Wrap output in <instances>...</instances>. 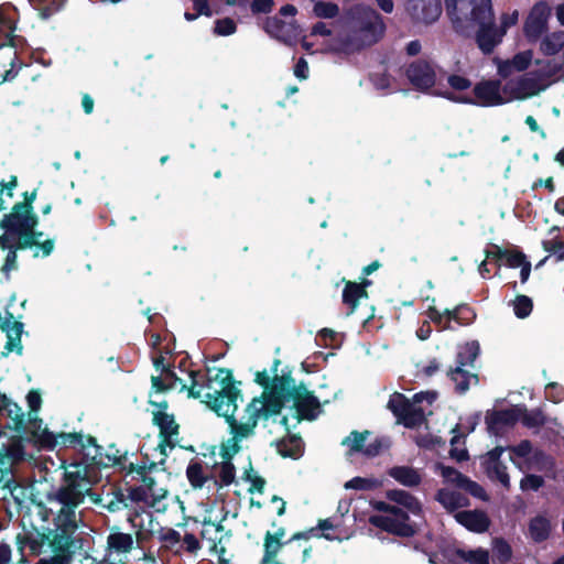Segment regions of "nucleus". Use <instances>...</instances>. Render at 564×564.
Here are the masks:
<instances>
[{
	"instance_id": "f257e3e1",
	"label": "nucleus",
	"mask_w": 564,
	"mask_h": 564,
	"mask_svg": "<svg viewBox=\"0 0 564 564\" xmlns=\"http://www.w3.org/2000/svg\"><path fill=\"white\" fill-rule=\"evenodd\" d=\"M206 388L208 391L203 395L204 402L226 419L231 437L221 444L218 454H214L217 458L213 465L212 479L204 474L199 464L188 465L186 476L194 488H202L205 484H208V488H218L235 480L231 458L240 451V443L254 434L259 420L278 414L282 408L292 411L293 424L302 419L314 420L319 413V402L304 386L276 378L271 388H265L260 397L252 399L240 421H236L234 414L240 391L232 381L231 372L224 368L217 369L215 375H209Z\"/></svg>"
},
{
	"instance_id": "f03ea898",
	"label": "nucleus",
	"mask_w": 564,
	"mask_h": 564,
	"mask_svg": "<svg viewBox=\"0 0 564 564\" xmlns=\"http://www.w3.org/2000/svg\"><path fill=\"white\" fill-rule=\"evenodd\" d=\"M95 468L82 464H73L65 471V484L52 496L51 511H56L54 529L46 534V540L56 555L50 560H41L37 564H69L70 547L74 543V533L78 528L76 508L88 495L93 502L101 503L100 496L90 494L94 482Z\"/></svg>"
},
{
	"instance_id": "7ed1b4c3",
	"label": "nucleus",
	"mask_w": 564,
	"mask_h": 564,
	"mask_svg": "<svg viewBox=\"0 0 564 564\" xmlns=\"http://www.w3.org/2000/svg\"><path fill=\"white\" fill-rule=\"evenodd\" d=\"M473 6L467 2L456 4L455 30L463 35L475 33L476 42L482 53L489 54L502 42L507 31L519 21V11L503 12L499 18V25L495 24V14L491 0H475Z\"/></svg>"
},
{
	"instance_id": "20e7f679",
	"label": "nucleus",
	"mask_w": 564,
	"mask_h": 564,
	"mask_svg": "<svg viewBox=\"0 0 564 564\" xmlns=\"http://www.w3.org/2000/svg\"><path fill=\"white\" fill-rule=\"evenodd\" d=\"M153 365L156 371H160V375L152 376L151 378L153 392L150 393V402L155 406V410H153V421L160 427L163 437L158 448L160 449V454L165 456L166 448H173L177 442L178 425L175 423L174 417L166 413V403L153 400L154 395L169 389L183 391L188 388L187 381L191 382L188 389L191 397L200 398L202 392L200 390H196L194 371L185 372L182 370V373H185L187 379L180 377L175 371L166 367L165 359L162 355L153 356Z\"/></svg>"
},
{
	"instance_id": "39448f33",
	"label": "nucleus",
	"mask_w": 564,
	"mask_h": 564,
	"mask_svg": "<svg viewBox=\"0 0 564 564\" xmlns=\"http://www.w3.org/2000/svg\"><path fill=\"white\" fill-rule=\"evenodd\" d=\"M388 501H376L372 507L379 511L371 514L369 523L386 532L412 536L419 529L416 519L422 518V505L410 492L401 489H391L386 494Z\"/></svg>"
},
{
	"instance_id": "423d86ee",
	"label": "nucleus",
	"mask_w": 564,
	"mask_h": 564,
	"mask_svg": "<svg viewBox=\"0 0 564 564\" xmlns=\"http://www.w3.org/2000/svg\"><path fill=\"white\" fill-rule=\"evenodd\" d=\"M25 202L14 205L12 212L0 221V245L4 248L20 245L22 247L37 246L43 257H47L54 249L53 240L40 241L42 232L35 231L37 218L33 213V202L36 192L25 193Z\"/></svg>"
},
{
	"instance_id": "0eeeda50",
	"label": "nucleus",
	"mask_w": 564,
	"mask_h": 564,
	"mask_svg": "<svg viewBox=\"0 0 564 564\" xmlns=\"http://www.w3.org/2000/svg\"><path fill=\"white\" fill-rule=\"evenodd\" d=\"M341 28L345 53L377 43L386 30L381 15L364 4H356L345 11Z\"/></svg>"
},
{
	"instance_id": "6e6552de",
	"label": "nucleus",
	"mask_w": 564,
	"mask_h": 564,
	"mask_svg": "<svg viewBox=\"0 0 564 564\" xmlns=\"http://www.w3.org/2000/svg\"><path fill=\"white\" fill-rule=\"evenodd\" d=\"M137 474L141 477V484L131 490L132 500L142 502L156 511H164L169 495L167 476L164 470L158 464L151 463L149 467L139 466Z\"/></svg>"
},
{
	"instance_id": "1a4fd4ad",
	"label": "nucleus",
	"mask_w": 564,
	"mask_h": 564,
	"mask_svg": "<svg viewBox=\"0 0 564 564\" xmlns=\"http://www.w3.org/2000/svg\"><path fill=\"white\" fill-rule=\"evenodd\" d=\"M435 399L436 393L433 391L416 393L411 400L395 392L390 397L388 408L404 425L414 426L423 421Z\"/></svg>"
},
{
	"instance_id": "9d476101",
	"label": "nucleus",
	"mask_w": 564,
	"mask_h": 564,
	"mask_svg": "<svg viewBox=\"0 0 564 564\" xmlns=\"http://www.w3.org/2000/svg\"><path fill=\"white\" fill-rule=\"evenodd\" d=\"M547 77V74L539 70L509 79L503 85V94H506L507 102L512 100H525L540 95L549 86Z\"/></svg>"
},
{
	"instance_id": "9b49d317",
	"label": "nucleus",
	"mask_w": 564,
	"mask_h": 564,
	"mask_svg": "<svg viewBox=\"0 0 564 564\" xmlns=\"http://www.w3.org/2000/svg\"><path fill=\"white\" fill-rule=\"evenodd\" d=\"M302 46L311 53L316 52H344L343 28L338 39L333 36L330 28L324 22L313 25L308 35L303 36Z\"/></svg>"
},
{
	"instance_id": "f8f14e48",
	"label": "nucleus",
	"mask_w": 564,
	"mask_h": 564,
	"mask_svg": "<svg viewBox=\"0 0 564 564\" xmlns=\"http://www.w3.org/2000/svg\"><path fill=\"white\" fill-rule=\"evenodd\" d=\"M134 539L131 534L112 529L106 540L105 564H128L127 555L133 550Z\"/></svg>"
},
{
	"instance_id": "ddd939ff",
	"label": "nucleus",
	"mask_w": 564,
	"mask_h": 564,
	"mask_svg": "<svg viewBox=\"0 0 564 564\" xmlns=\"http://www.w3.org/2000/svg\"><path fill=\"white\" fill-rule=\"evenodd\" d=\"M550 17L551 8L546 2L532 7L523 24V33L530 42L538 41L546 32Z\"/></svg>"
},
{
	"instance_id": "4468645a",
	"label": "nucleus",
	"mask_w": 564,
	"mask_h": 564,
	"mask_svg": "<svg viewBox=\"0 0 564 564\" xmlns=\"http://www.w3.org/2000/svg\"><path fill=\"white\" fill-rule=\"evenodd\" d=\"M470 97L473 101L468 105L489 107L507 102L503 87H501L498 80H482L476 84L473 87Z\"/></svg>"
},
{
	"instance_id": "2eb2a0df",
	"label": "nucleus",
	"mask_w": 564,
	"mask_h": 564,
	"mask_svg": "<svg viewBox=\"0 0 564 564\" xmlns=\"http://www.w3.org/2000/svg\"><path fill=\"white\" fill-rule=\"evenodd\" d=\"M447 88H441L436 95L457 104H469L471 99V82L462 75L452 74L447 77Z\"/></svg>"
},
{
	"instance_id": "dca6fc26",
	"label": "nucleus",
	"mask_w": 564,
	"mask_h": 564,
	"mask_svg": "<svg viewBox=\"0 0 564 564\" xmlns=\"http://www.w3.org/2000/svg\"><path fill=\"white\" fill-rule=\"evenodd\" d=\"M265 32L289 45L295 44L301 37V28L294 21H283L278 17L269 18L264 24Z\"/></svg>"
},
{
	"instance_id": "f3484780",
	"label": "nucleus",
	"mask_w": 564,
	"mask_h": 564,
	"mask_svg": "<svg viewBox=\"0 0 564 564\" xmlns=\"http://www.w3.org/2000/svg\"><path fill=\"white\" fill-rule=\"evenodd\" d=\"M406 12L415 22L433 23L442 13L441 0H408Z\"/></svg>"
},
{
	"instance_id": "a211bd4d",
	"label": "nucleus",
	"mask_w": 564,
	"mask_h": 564,
	"mask_svg": "<svg viewBox=\"0 0 564 564\" xmlns=\"http://www.w3.org/2000/svg\"><path fill=\"white\" fill-rule=\"evenodd\" d=\"M408 80L420 90H427L435 83L434 66L426 61H415L405 68Z\"/></svg>"
},
{
	"instance_id": "6ab92c4d",
	"label": "nucleus",
	"mask_w": 564,
	"mask_h": 564,
	"mask_svg": "<svg viewBox=\"0 0 564 564\" xmlns=\"http://www.w3.org/2000/svg\"><path fill=\"white\" fill-rule=\"evenodd\" d=\"M523 414V408L516 405L505 410L491 411L486 415V423L489 432L495 435L500 434L505 429L512 426L520 421Z\"/></svg>"
},
{
	"instance_id": "aec40b11",
	"label": "nucleus",
	"mask_w": 564,
	"mask_h": 564,
	"mask_svg": "<svg viewBox=\"0 0 564 564\" xmlns=\"http://www.w3.org/2000/svg\"><path fill=\"white\" fill-rule=\"evenodd\" d=\"M367 437L368 432L361 434L352 432L343 441V444L347 445L351 451L362 452L367 456H376L381 451L388 448L390 445L387 438H376L372 442L366 444Z\"/></svg>"
},
{
	"instance_id": "412c9836",
	"label": "nucleus",
	"mask_w": 564,
	"mask_h": 564,
	"mask_svg": "<svg viewBox=\"0 0 564 564\" xmlns=\"http://www.w3.org/2000/svg\"><path fill=\"white\" fill-rule=\"evenodd\" d=\"M533 61V52L531 50L522 51L514 54L508 59H497V70L501 77H509L514 73H521L529 68Z\"/></svg>"
},
{
	"instance_id": "4be33fe9",
	"label": "nucleus",
	"mask_w": 564,
	"mask_h": 564,
	"mask_svg": "<svg viewBox=\"0 0 564 564\" xmlns=\"http://www.w3.org/2000/svg\"><path fill=\"white\" fill-rule=\"evenodd\" d=\"M0 327L3 332L7 333L8 343L6 345V348L9 351H22V345H21V334L23 330L22 323L14 319V317L9 313L6 312L4 315L0 314Z\"/></svg>"
},
{
	"instance_id": "5701e85b",
	"label": "nucleus",
	"mask_w": 564,
	"mask_h": 564,
	"mask_svg": "<svg viewBox=\"0 0 564 564\" xmlns=\"http://www.w3.org/2000/svg\"><path fill=\"white\" fill-rule=\"evenodd\" d=\"M456 521L464 525L469 531L476 533L486 532L489 528L490 521L484 511L468 510L455 513Z\"/></svg>"
},
{
	"instance_id": "b1692460",
	"label": "nucleus",
	"mask_w": 564,
	"mask_h": 564,
	"mask_svg": "<svg viewBox=\"0 0 564 564\" xmlns=\"http://www.w3.org/2000/svg\"><path fill=\"white\" fill-rule=\"evenodd\" d=\"M502 453V447L494 448L487 454L484 464L489 477L497 479L502 486L508 488L510 485L509 475L507 474L506 466L499 460Z\"/></svg>"
},
{
	"instance_id": "393cba45",
	"label": "nucleus",
	"mask_w": 564,
	"mask_h": 564,
	"mask_svg": "<svg viewBox=\"0 0 564 564\" xmlns=\"http://www.w3.org/2000/svg\"><path fill=\"white\" fill-rule=\"evenodd\" d=\"M53 437H54V442H53L54 446H56V445L73 446V447H80L82 449L93 447L95 453L93 454L90 451H88L87 455H93L94 458L98 452V448L95 444V440L90 436H85L79 433H61Z\"/></svg>"
},
{
	"instance_id": "a878e982",
	"label": "nucleus",
	"mask_w": 564,
	"mask_h": 564,
	"mask_svg": "<svg viewBox=\"0 0 564 564\" xmlns=\"http://www.w3.org/2000/svg\"><path fill=\"white\" fill-rule=\"evenodd\" d=\"M388 474L395 481L405 487H415L422 481L420 471L410 466H394L389 469Z\"/></svg>"
},
{
	"instance_id": "bb28decb",
	"label": "nucleus",
	"mask_w": 564,
	"mask_h": 564,
	"mask_svg": "<svg viewBox=\"0 0 564 564\" xmlns=\"http://www.w3.org/2000/svg\"><path fill=\"white\" fill-rule=\"evenodd\" d=\"M369 280H365L361 284L347 282L343 291V302L350 307V313L355 311L358 302L368 296L366 288L370 285Z\"/></svg>"
},
{
	"instance_id": "cd10ccee",
	"label": "nucleus",
	"mask_w": 564,
	"mask_h": 564,
	"mask_svg": "<svg viewBox=\"0 0 564 564\" xmlns=\"http://www.w3.org/2000/svg\"><path fill=\"white\" fill-rule=\"evenodd\" d=\"M436 500L449 512L468 505V498L465 495L447 488L438 490Z\"/></svg>"
},
{
	"instance_id": "c85d7f7f",
	"label": "nucleus",
	"mask_w": 564,
	"mask_h": 564,
	"mask_svg": "<svg viewBox=\"0 0 564 564\" xmlns=\"http://www.w3.org/2000/svg\"><path fill=\"white\" fill-rule=\"evenodd\" d=\"M558 227H552L547 237L543 239L542 247L551 256L556 258V261L564 260V241L558 237Z\"/></svg>"
},
{
	"instance_id": "c756f323",
	"label": "nucleus",
	"mask_w": 564,
	"mask_h": 564,
	"mask_svg": "<svg viewBox=\"0 0 564 564\" xmlns=\"http://www.w3.org/2000/svg\"><path fill=\"white\" fill-rule=\"evenodd\" d=\"M129 521L132 527L137 529V541L144 540L148 533L153 530L152 514L149 512L134 513L129 517Z\"/></svg>"
},
{
	"instance_id": "7c9ffc66",
	"label": "nucleus",
	"mask_w": 564,
	"mask_h": 564,
	"mask_svg": "<svg viewBox=\"0 0 564 564\" xmlns=\"http://www.w3.org/2000/svg\"><path fill=\"white\" fill-rule=\"evenodd\" d=\"M564 46V32L557 31L546 35L540 45V50L545 55H555Z\"/></svg>"
},
{
	"instance_id": "2f4dec72",
	"label": "nucleus",
	"mask_w": 564,
	"mask_h": 564,
	"mask_svg": "<svg viewBox=\"0 0 564 564\" xmlns=\"http://www.w3.org/2000/svg\"><path fill=\"white\" fill-rule=\"evenodd\" d=\"M371 80L376 89L382 93H393L401 89V84L391 74L376 73Z\"/></svg>"
},
{
	"instance_id": "473e14b6",
	"label": "nucleus",
	"mask_w": 564,
	"mask_h": 564,
	"mask_svg": "<svg viewBox=\"0 0 564 564\" xmlns=\"http://www.w3.org/2000/svg\"><path fill=\"white\" fill-rule=\"evenodd\" d=\"M426 314L429 319L438 325L442 329L449 328V322L452 319L458 321V308L438 312L434 307H429Z\"/></svg>"
},
{
	"instance_id": "72a5a7b5",
	"label": "nucleus",
	"mask_w": 564,
	"mask_h": 564,
	"mask_svg": "<svg viewBox=\"0 0 564 564\" xmlns=\"http://www.w3.org/2000/svg\"><path fill=\"white\" fill-rule=\"evenodd\" d=\"M498 259L506 258V263L510 268H520L523 263H525V256L521 252H505L499 248H495V250L486 251V259Z\"/></svg>"
},
{
	"instance_id": "f704fd0d",
	"label": "nucleus",
	"mask_w": 564,
	"mask_h": 564,
	"mask_svg": "<svg viewBox=\"0 0 564 564\" xmlns=\"http://www.w3.org/2000/svg\"><path fill=\"white\" fill-rule=\"evenodd\" d=\"M550 531H551V524H550L549 520L543 517H540V516L535 517L530 522V527H529L530 536L536 542L545 540L549 536Z\"/></svg>"
},
{
	"instance_id": "c9c22d12",
	"label": "nucleus",
	"mask_w": 564,
	"mask_h": 564,
	"mask_svg": "<svg viewBox=\"0 0 564 564\" xmlns=\"http://www.w3.org/2000/svg\"><path fill=\"white\" fill-rule=\"evenodd\" d=\"M510 459L520 469H524V464L530 459L532 455V447L528 441L521 442L518 446L510 448Z\"/></svg>"
},
{
	"instance_id": "e433bc0d",
	"label": "nucleus",
	"mask_w": 564,
	"mask_h": 564,
	"mask_svg": "<svg viewBox=\"0 0 564 564\" xmlns=\"http://www.w3.org/2000/svg\"><path fill=\"white\" fill-rule=\"evenodd\" d=\"M312 12L316 18L333 19L338 15L339 7L330 1L317 0L313 3Z\"/></svg>"
},
{
	"instance_id": "4c0bfd02",
	"label": "nucleus",
	"mask_w": 564,
	"mask_h": 564,
	"mask_svg": "<svg viewBox=\"0 0 564 564\" xmlns=\"http://www.w3.org/2000/svg\"><path fill=\"white\" fill-rule=\"evenodd\" d=\"M457 554L469 564H490L489 552L481 547L475 550H459Z\"/></svg>"
},
{
	"instance_id": "58836bf2",
	"label": "nucleus",
	"mask_w": 564,
	"mask_h": 564,
	"mask_svg": "<svg viewBox=\"0 0 564 564\" xmlns=\"http://www.w3.org/2000/svg\"><path fill=\"white\" fill-rule=\"evenodd\" d=\"M464 367L465 366L458 364V366L449 372L451 379L455 382L456 389L459 392H465L469 388L470 381L475 379Z\"/></svg>"
},
{
	"instance_id": "ea45409f",
	"label": "nucleus",
	"mask_w": 564,
	"mask_h": 564,
	"mask_svg": "<svg viewBox=\"0 0 564 564\" xmlns=\"http://www.w3.org/2000/svg\"><path fill=\"white\" fill-rule=\"evenodd\" d=\"M479 351L477 341H470L459 348L457 355V362L460 366H471Z\"/></svg>"
},
{
	"instance_id": "a19ab883",
	"label": "nucleus",
	"mask_w": 564,
	"mask_h": 564,
	"mask_svg": "<svg viewBox=\"0 0 564 564\" xmlns=\"http://www.w3.org/2000/svg\"><path fill=\"white\" fill-rule=\"evenodd\" d=\"M492 553L496 561L500 564L508 563L512 557V549L510 544L498 538L492 541Z\"/></svg>"
},
{
	"instance_id": "79ce46f5",
	"label": "nucleus",
	"mask_w": 564,
	"mask_h": 564,
	"mask_svg": "<svg viewBox=\"0 0 564 564\" xmlns=\"http://www.w3.org/2000/svg\"><path fill=\"white\" fill-rule=\"evenodd\" d=\"M380 486L375 478L355 477L345 484L346 489L371 490Z\"/></svg>"
},
{
	"instance_id": "37998d69",
	"label": "nucleus",
	"mask_w": 564,
	"mask_h": 564,
	"mask_svg": "<svg viewBox=\"0 0 564 564\" xmlns=\"http://www.w3.org/2000/svg\"><path fill=\"white\" fill-rule=\"evenodd\" d=\"M248 2H250L251 11L254 14L268 13L272 10L273 4H274L273 0H234V1L228 0V3H232V4H242V3H248Z\"/></svg>"
},
{
	"instance_id": "c03bdc74",
	"label": "nucleus",
	"mask_w": 564,
	"mask_h": 564,
	"mask_svg": "<svg viewBox=\"0 0 564 564\" xmlns=\"http://www.w3.org/2000/svg\"><path fill=\"white\" fill-rule=\"evenodd\" d=\"M513 311L514 314L519 318H524L529 316L532 311V301L525 295H519L513 302Z\"/></svg>"
},
{
	"instance_id": "a18cd8bd",
	"label": "nucleus",
	"mask_w": 564,
	"mask_h": 564,
	"mask_svg": "<svg viewBox=\"0 0 564 564\" xmlns=\"http://www.w3.org/2000/svg\"><path fill=\"white\" fill-rule=\"evenodd\" d=\"M436 469L437 471H440L445 481L455 484L457 485L458 488L462 487L463 480L466 479L465 477L462 476V474H459L456 469L452 467L437 465Z\"/></svg>"
},
{
	"instance_id": "49530a36",
	"label": "nucleus",
	"mask_w": 564,
	"mask_h": 564,
	"mask_svg": "<svg viewBox=\"0 0 564 564\" xmlns=\"http://www.w3.org/2000/svg\"><path fill=\"white\" fill-rule=\"evenodd\" d=\"M236 22L230 18L219 19L215 22L214 32L219 36H228L236 32Z\"/></svg>"
},
{
	"instance_id": "de8ad7c7",
	"label": "nucleus",
	"mask_w": 564,
	"mask_h": 564,
	"mask_svg": "<svg viewBox=\"0 0 564 564\" xmlns=\"http://www.w3.org/2000/svg\"><path fill=\"white\" fill-rule=\"evenodd\" d=\"M0 415H7L12 419L14 423H20L23 417V412L17 403L8 399L6 405L3 404L0 409Z\"/></svg>"
},
{
	"instance_id": "09e8293b",
	"label": "nucleus",
	"mask_w": 564,
	"mask_h": 564,
	"mask_svg": "<svg viewBox=\"0 0 564 564\" xmlns=\"http://www.w3.org/2000/svg\"><path fill=\"white\" fill-rule=\"evenodd\" d=\"M18 185V180L15 176H12L11 180L7 183H0V210L4 208L7 203V198L11 199L13 197V191Z\"/></svg>"
},
{
	"instance_id": "8fccbe9b",
	"label": "nucleus",
	"mask_w": 564,
	"mask_h": 564,
	"mask_svg": "<svg viewBox=\"0 0 564 564\" xmlns=\"http://www.w3.org/2000/svg\"><path fill=\"white\" fill-rule=\"evenodd\" d=\"M0 247L2 249H8L9 252L6 257V261H4V264L2 265V272L8 274L10 271L12 270H15L17 269V249H25L26 247H22L20 245H17V246H12V247H2L0 245Z\"/></svg>"
},
{
	"instance_id": "3c124183",
	"label": "nucleus",
	"mask_w": 564,
	"mask_h": 564,
	"mask_svg": "<svg viewBox=\"0 0 564 564\" xmlns=\"http://www.w3.org/2000/svg\"><path fill=\"white\" fill-rule=\"evenodd\" d=\"M520 421H522V423L528 427H535L544 424V416L539 411L527 412L525 409H523V414L520 417Z\"/></svg>"
},
{
	"instance_id": "603ef678",
	"label": "nucleus",
	"mask_w": 564,
	"mask_h": 564,
	"mask_svg": "<svg viewBox=\"0 0 564 564\" xmlns=\"http://www.w3.org/2000/svg\"><path fill=\"white\" fill-rule=\"evenodd\" d=\"M282 546L280 538L268 532L264 539V555H276Z\"/></svg>"
},
{
	"instance_id": "864d4df0",
	"label": "nucleus",
	"mask_w": 564,
	"mask_h": 564,
	"mask_svg": "<svg viewBox=\"0 0 564 564\" xmlns=\"http://www.w3.org/2000/svg\"><path fill=\"white\" fill-rule=\"evenodd\" d=\"M545 395L552 402L558 403L564 399V388L556 383H550L545 388Z\"/></svg>"
},
{
	"instance_id": "5fc2aeb1",
	"label": "nucleus",
	"mask_w": 564,
	"mask_h": 564,
	"mask_svg": "<svg viewBox=\"0 0 564 564\" xmlns=\"http://www.w3.org/2000/svg\"><path fill=\"white\" fill-rule=\"evenodd\" d=\"M460 435L455 434L451 440V456L456 460L460 462L467 458V451L465 448H459L457 445L460 442Z\"/></svg>"
},
{
	"instance_id": "6e6d98bb",
	"label": "nucleus",
	"mask_w": 564,
	"mask_h": 564,
	"mask_svg": "<svg viewBox=\"0 0 564 564\" xmlns=\"http://www.w3.org/2000/svg\"><path fill=\"white\" fill-rule=\"evenodd\" d=\"M543 484V480L540 476L535 475H527L521 480V488L523 490H538Z\"/></svg>"
},
{
	"instance_id": "4d7b16f0",
	"label": "nucleus",
	"mask_w": 564,
	"mask_h": 564,
	"mask_svg": "<svg viewBox=\"0 0 564 564\" xmlns=\"http://www.w3.org/2000/svg\"><path fill=\"white\" fill-rule=\"evenodd\" d=\"M460 488L470 492L475 497L484 498V489L479 485L468 480L467 478L463 480Z\"/></svg>"
},
{
	"instance_id": "13d9d810",
	"label": "nucleus",
	"mask_w": 564,
	"mask_h": 564,
	"mask_svg": "<svg viewBox=\"0 0 564 564\" xmlns=\"http://www.w3.org/2000/svg\"><path fill=\"white\" fill-rule=\"evenodd\" d=\"M458 2L459 3H465V2L469 3L470 2L471 6L474 3H476L475 0H445L446 10H447V13H448L452 22L456 21L458 18V15L456 13V4H455V3L458 4Z\"/></svg>"
},
{
	"instance_id": "bf43d9fd",
	"label": "nucleus",
	"mask_w": 564,
	"mask_h": 564,
	"mask_svg": "<svg viewBox=\"0 0 564 564\" xmlns=\"http://www.w3.org/2000/svg\"><path fill=\"white\" fill-rule=\"evenodd\" d=\"M183 545L188 552H196L200 547L198 540L191 533L184 535Z\"/></svg>"
},
{
	"instance_id": "052dcab7",
	"label": "nucleus",
	"mask_w": 564,
	"mask_h": 564,
	"mask_svg": "<svg viewBox=\"0 0 564 564\" xmlns=\"http://www.w3.org/2000/svg\"><path fill=\"white\" fill-rule=\"evenodd\" d=\"M294 75L300 79L308 77V65L304 58H300L294 67Z\"/></svg>"
},
{
	"instance_id": "680f3d73",
	"label": "nucleus",
	"mask_w": 564,
	"mask_h": 564,
	"mask_svg": "<svg viewBox=\"0 0 564 564\" xmlns=\"http://www.w3.org/2000/svg\"><path fill=\"white\" fill-rule=\"evenodd\" d=\"M28 404L32 411H37L41 406V395L36 391L29 392L28 397Z\"/></svg>"
},
{
	"instance_id": "e2e57ef3",
	"label": "nucleus",
	"mask_w": 564,
	"mask_h": 564,
	"mask_svg": "<svg viewBox=\"0 0 564 564\" xmlns=\"http://www.w3.org/2000/svg\"><path fill=\"white\" fill-rule=\"evenodd\" d=\"M247 479L251 482L250 490L261 491L264 487V480L261 477H258L253 473H247Z\"/></svg>"
},
{
	"instance_id": "0e129e2a",
	"label": "nucleus",
	"mask_w": 564,
	"mask_h": 564,
	"mask_svg": "<svg viewBox=\"0 0 564 564\" xmlns=\"http://www.w3.org/2000/svg\"><path fill=\"white\" fill-rule=\"evenodd\" d=\"M432 333V328H431V325H430V322L429 321H424L421 326L417 328L416 330V336L421 339V340H425L430 337Z\"/></svg>"
},
{
	"instance_id": "69168bd1",
	"label": "nucleus",
	"mask_w": 564,
	"mask_h": 564,
	"mask_svg": "<svg viewBox=\"0 0 564 564\" xmlns=\"http://www.w3.org/2000/svg\"><path fill=\"white\" fill-rule=\"evenodd\" d=\"M11 561V547L0 543V564H9Z\"/></svg>"
},
{
	"instance_id": "338daca9",
	"label": "nucleus",
	"mask_w": 564,
	"mask_h": 564,
	"mask_svg": "<svg viewBox=\"0 0 564 564\" xmlns=\"http://www.w3.org/2000/svg\"><path fill=\"white\" fill-rule=\"evenodd\" d=\"M378 7L386 13L393 11L394 4L392 0H375Z\"/></svg>"
},
{
	"instance_id": "774afa93",
	"label": "nucleus",
	"mask_w": 564,
	"mask_h": 564,
	"mask_svg": "<svg viewBox=\"0 0 564 564\" xmlns=\"http://www.w3.org/2000/svg\"><path fill=\"white\" fill-rule=\"evenodd\" d=\"M122 505V501L119 500V499H115V498H111L106 505H104V507L110 511V512H115L117 510L120 509Z\"/></svg>"
}]
</instances>
